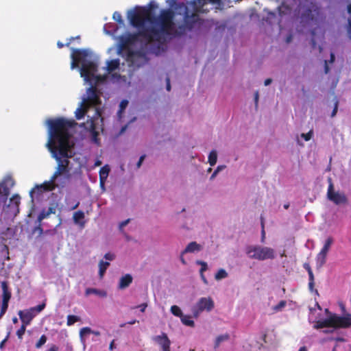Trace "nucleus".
Returning <instances> with one entry per match:
<instances>
[{"mask_svg": "<svg viewBox=\"0 0 351 351\" xmlns=\"http://www.w3.org/2000/svg\"><path fill=\"white\" fill-rule=\"evenodd\" d=\"M217 160V153L216 150H212L208 155V162L211 167L214 166Z\"/></svg>", "mask_w": 351, "mask_h": 351, "instance_id": "obj_30", "label": "nucleus"}, {"mask_svg": "<svg viewBox=\"0 0 351 351\" xmlns=\"http://www.w3.org/2000/svg\"><path fill=\"white\" fill-rule=\"evenodd\" d=\"M145 158V155H142L139 160H138V162H137V167L139 168L143 162V161L144 160Z\"/></svg>", "mask_w": 351, "mask_h": 351, "instance_id": "obj_49", "label": "nucleus"}, {"mask_svg": "<svg viewBox=\"0 0 351 351\" xmlns=\"http://www.w3.org/2000/svg\"><path fill=\"white\" fill-rule=\"evenodd\" d=\"M8 308H1V312H0V319L1 318V317L5 313V311Z\"/></svg>", "mask_w": 351, "mask_h": 351, "instance_id": "obj_61", "label": "nucleus"}, {"mask_svg": "<svg viewBox=\"0 0 351 351\" xmlns=\"http://www.w3.org/2000/svg\"><path fill=\"white\" fill-rule=\"evenodd\" d=\"M110 265V263L108 261H101L99 264V275L100 278H102L106 272L108 267Z\"/></svg>", "mask_w": 351, "mask_h": 351, "instance_id": "obj_29", "label": "nucleus"}, {"mask_svg": "<svg viewBox=\"0 0 351 351\" xmlns=\"http://www.w3.org/2000/svg\"><path fill=\"white\" fill-rule=\"evenodd\" d=\"M254 101H255L256 106H257L258 101V92L255 93V95H254Z\"/></svg>", "mask_w": 351, "mask_h": 351, "instance_id": "obj_55", "label": "nucleus"}, {"mask_svg": "<svg viewBox=\"0 0 351 351\" xmlns=\"http://www.w3.org/2000/svg\"><path fill=\"white\" fill-rule=\"evenodd\" d=\"M114 348V340H112L110 343V346H109V349L110 350H113Z\"/></svg>", "mask_w": 351, "mask_h": 351, "instance_id": "obj_60", "label": "nucleus"}, {"mask_svg": "<svg viewBox=\"0 0 351 351\" xmlns=\"http://www.w3.org/2000/svg\"><path fill=\"white\" fill-rule=\"evenodd\" d=\"M299 11L301 12V22L308 25L314 23L318 25V28L311 32L312 47L315 48L317 45V32L318 33L317 39L320 40L324 39V32L319 27V25L322 24L326 19L324 10L320 3L315 0H305L300 4Z\"/></svg>", "mask_w": 351, "mask_h": 351, "instance_id": "obj_4", "label": "nucleus"}, {"mask_svg": "<svg viewBox=\"0 0 351 351\" xmlns=\"http://www.w3.org/2000/svg\"><path fill=\"white\" fill-rule=\"evenodd\" d=\"M229 339H230V335L228 334H224V335L218 336L216 338L215 341V346H214L215 349H217L219 346V345L221 344V342L228 341Z\"/></svg>", "mask_w": 351, "mask_h": 351, "instance_id": "obj_28", "label": "nucleus"}, {"mask_svg": "<svg viewBox=\"0 0 351 351\" xmlns=\"http://www.w3.org/2000/svg\"><path fill=\"white\" fill-rule=\"evenodd\" d=\"M308 276H309V281H314V276L313 274L311 269H309Z\"/></svg>", "mask_w": 351, "mask_h": 351, "instance_id": "obj_54", "label": "nucleus"}, {"mask_svg": "<svg viewBox=\"0 0 351 351\" xmlns=\"http://www.w3.org/2000/svg\"><path fill=\"white\" fill-rule=\"evenodd\" d=\"M95 295L100 298L105 297L106 295V291L95 288H88L85 291V295L88 296L90 295Z\"/></svg>", "mask_w": 351, "mask_h": 351, "instance_id": "obj_24", "label": "nucleus"}, {"mask_svg": "<svg viewBox=\"0 0 351 351\" xmlns=\"http://www.w3.org/2000/svg\"><path fill=\"white\" fill-rule=\"evenodd\" d=\"M132 276L130 274H125L123 276L119 282V289H123L128 287L132 282Z\"/></svg>", "mask_w": 351, "mask_h": 351, "instance_id": "obj_22", "label": "nucleus"}, {"mask_svg": "<svg viewBox=\"0 0 351 351\" xmlns=\"http://www.w3.org/2000/svg\"><path fill=\"white\" fill-rule=\"evenodd\" d=\"M324 70L326 73H328L329 71V68L326 60L325 61Z\"/></svg>", "mask_w": 351, "mask_h": 351, "instance_id": "obj_59", "label": "nucleus"}, {"mask_svg": "<svg viewBox=\"0 0 351 351\" xmlns=\"http://www.w3.org/2000/svg\"><path fill=\"white\" fill-rule=\"evenodd\" d=\"M14 185V181L12 177L8 176L0 183V197L7 199L10 195V189Z\"/></svg>", "mask_w": 351, "mask_h": 351, "instance_id": "obj_14", "label": "nucleus"}, {"mask_svg": "<svg viewBox=\"0 0 351 351\" xmlns=\"http://www.w3.org/2000/svg\"><path fill=\"white\" fill-rule=\"evenodd\" d=\"M171 313L176 315L178 316L181 318L182 322L188 326H193L194 322L193 318L197 317L199 314L205 308H193L192 315L185 314L182 311L181 308H170Z\"/></svg>", "mask_w": 351, "mask_h": 351, "instance_id": "obj_11", "label": "nucleus"}, {"mask_svg": "<svg viewBox=\"0 0 351 351\" xmlns=\"http://www.w3.org/2000/svg\"><path fill=\"white\" fill-rule=\"evenodd\" d=\"M336 322L341 328H348L351 326V314H346L343 317H335Z\"/></svg>", "mask_w": 351, "mask_h": 351, "instance_id": "obj_21", "label": "nucleus"}, {"mask_svg": "<svg viewBox=\"0 0 351 351\" xmlns=\"http://www.w3.org/2000/svg\"><path fill=\"white\" fill-rule=\"evenodd\" d=\"M202 250V246L197 243L195 241H192L189 243L185 249L182 251V254H185L186 253H194L198 252Z\"/></svg>", "mask_w": 351, "mask_h": 351, "instance_id": "obj_20", "label": "nucleus"}, {"mask_svg": "<svg viewBox=\"0 0 351 351\" xmlns=\"http://www.w3.org/2000/svg\"><path fill=\"white\" fill-rule=\"evenodd\" d=\"M329 182L327 191L328 199L336 205L346 204L348 199L345 193L343 192L334 191L333 184L330 178L329 179Z\"/></svg>", "mask_w": 351, "mask_h": 351, "instance_id": "obj_12", "label": "nucleus"}, {"mask_svg": "<svg viewBox=\"0 0 351 351\" xmlns=\"http://www.w3.org/2000/svg\"><path fill=\"white\" fill-rule=\"evenodd\" d=\"M129 221H130L129 219H127V220H125V221H122V222L120 223V225H119V228H120V229H121V228H123L124 226H125L128 223Z\"/></svg>", "mask_w": 351, "mask_h": 351, "instance_id": "obj_53", "label": "nucleus"}, {"mask_svg": "<svg viewBox=\"0 0 351 351\" xmlns=\"http://www.w3.org/2000/svg\"><path fill=\"white\" fill-rule=\"evenodd\" d=\"M113 19L116 21H117L120 26L124 25V22L122 19V16L121 14L118 12H114L113 14Z\"/></svg>", "mask_w": 351, "mask_h": 351, "instance_id": "obj_36", "label": "nucleus"}, {"mask_svg": "<svg viewBox=\"0 0 351 351\" xmlns=\"http://www.w3.org/2000/svg\"><path fill=\"white\" fill-rule=\"evenodd\" d=\"M226 277H228V273L223 269H219L215 276V278L217 280L226 278Z\"/></svg>", "mask_w": 351, "mask_h": 351, "instance_id": "obj_33", "label": "nucleus"}, {"mask_svg": "<svg viewBox=\"0 0 351 351\" xmlns=\"http://www.w3.org/2000/svg\"><path fill=\"white\" fill-rule=\"evenodd\" d=\"M286 305H287V302L282 300L278 303V304L276 307H285Z\"/></svg>", "mask_w": 351, "mask_h": 351, "instance_id": "obj_52", "label": "nucleus"}, {"mask_svg": "<svg viewBox=\"0 0 351 351\" xmlns=\"http://www.w3.org/2000/svg\"><path fill=\"white\" fill-rule=\"evenodd\" d=\"M106 66L103 68L104 71H106V73L101 75V77H105V80L104 81L96 82L93 81L97 84H103L106 82H110L112 84H116L118 85H123L126 84L127 77L124 75H121L118 73H112V72L119 69L120 67V60L119 59H113L107 60L106 63Z\"/></svg>", "mask_w": 351, "mask_h": 351, "instance_id": "obj_8", "label": "nucleus"}, {"mask_svg": "<svg viewBox=\"0 0 351 351\" xmlns=\"http://www.w3.org/2000/svg\"><path fill=\"white\" fill-rule=\"evenodd\" d=\"M93 330L89 327H84L81 328L80 331V337L82 341L84 340V338L89 334H91Z\"/></svg>", "mask_w": 351, "mask_h": 351, "instance_id": "obj_32", "label": "nucleus"}, {"mask_svg": "<svg viewBox=\"0 0 351 351\" xmlns=\"http://www.w3.org/2000/svg\"><path fill=\"white\" fill-rule=\"evenodd\" d=\"M128 105V101L123 99L121 101L119 104V110L118 111V116L121 117V113L125 110Z\"/></svg>", "mask_w": 351, "mask_h": 351, "instance_id": "obj_35", "label": "nucleus"}, {"mask_svg": "<svg viewBox=\"0 0 351 351\" xmlns=\"http://www.w3.org/2000/svg\"><path fill=\"white\" fill-rule=\"evenodd\" d=\"M104 32L109 35H111L114 37V39L118 40L117 46V53L119 56L123 55V51L130 45L134 43L139 37H141L146 45L150 44L152 45L150 47V51H152V48L154 46H156V42L154 41H148L146 40L144 36H143L140 32L138 34H130L129 32H126L123 35L117 37L115 36V34L118 30V25L114 23H106L104 27ZM138 32L139 30L138 29Z\"/></svg>", "mask_w": 351, "mask_h": 351, "instance_id": "obj_5", "label": "nucleus"}, {"mask_svg": "<svg viewBox=\"0 0 351 351\" xmlns=\"http://www.w3.org/2000/svg\"><path fill=\"white\" fill-rule=\"evenodd\" d=\"M196 3L201 7H203L208 3L217 5V8H221L223 5L221 0H194L193 3L195 5Z\"/></svg>", "mask_w": 351, "mask_h": 351, "instance_id": "obj_23", "label": "nucleus"}, {"mask_svg": "<svg viewBox=\"0 0 351 351\" xmlns=\"http://www.w3.org/2000/svg\"><path fill=\"white\" fill-rule=\"evenodd\" d=\"M338 105H339V101L337 98H335V106H334L333 110L331 113L332 117H334L336 115V114L337 112V110H338Z\"/></svg>", "mask_w": 351, "mask_h": 351, "instance_id": "obj_43", "label": "nucleus"}, {"mask_svg": "<svg viewBox=\"0 0 351 351\" xmlns=\"http://www.w3.org/2000/svg\"><path fill=\"white\" fill-rule=\"evenodd\" d=\"M245 251L250 258L258 261L274 259L276 256V253L273 248L258 245H248L245 247Z\"/></svg>", "mask_w": 351, "mask_h": 351, "instance_id": "obj_9", "label": "nucleus"}, {"mask_svg": "<svg viewBox=\"0 0 351 351\" xmlns=\"http://www.w3.org/2000/svg\"><path fill=\"white\" fill-rule=\"evenodd\" d=\"M138 321H137L136 319H130V321H128L127 323H124V324H120V327H124L125 326V325L127 324H135L136 322H138Z\"/></svg>", "mask_w": 351, "mask_h": 351, "instance_id": "obj_46", "label": "nucleus"}, {"mask_svg": "<svg viewBox=\"0 0 351 351\" xmlns=\"http://www.w3.org/2000/svg\"><path fill=\"white\" fill-rule=\"evenodd\" d=\"M335 54L333 53H330V63H332L334 61H335Z\"/></svg>", "mask_w": 351, "mask_h": 351, "instance_id": "obj_62", "label": "nucleus"}, {"mask_svg": "<svg viewBox=\"0 0 351 351\" xmlns=\"http://www.w3.org/2000/svg\"><path fill=\"white\" fill-rule=\"evenodd\" d=\"M335 317H341L332 313L328 308H309L308 319L310 321L316 323L317 328H322L326 326H332L335 328H341L336 322Z\"/></svg>", "mask_w": 351, "mask_h": 351, "instance_id": "obj_6", "label": "nucleus"}, {"mask_svg": "<svg viewBox=\"0 0 351 351\" xmlns=\"http://www.w3.org/2000/svg\"><path fill=\"white\" fill-rule=\"evenodd\" d=\"M56 209L54 208H49L47 210L43 209L38 217V221L40 222L43 219L47 218L50 214L55 213Z\"/></svg>", "mask_w": 351, "mask_h": 351, "instance_id": "obj_26", "label": "nucleus"}, {"mask_svg": "<svg viewBox=\"0 0 351 351\" xmlns=\"http://www.w3.org/2000/svg\"><path fill=\"white\" fill-rule=\"evenodd\" d=\"M148 60L149 58L147 54L141 51L130 52L126 58L128 65L132 70H135L143 66Z\"/></svg>", "mask_w": 351, "mask_h": 351, "instance_id": "obj_10", "label": "nucleus"}, {"mask_svg": "<svg viewBox=\"0 0 351 351\" xmlns=\"http://www.w3.org/2000/svg\"><path fill=\"white\" fill-rule=\"evenodd\" d=\"M114 254L112 253H106L104 256V258L108 261H112L114 259Z\"/></svg>", "mask_w": 351, "mask_h": 351, "instance_id": "obj_44", "label": "nucleus"}, {"mask_svg": "<svg viewBox=\"0 0 351 351\" xmlns=\"http://www.w3.org/2000/svg\"><path fill=\"white\" fill-rule=\"evenodd\" d=\"M166 3L182 16V23L175 20L176 12L171 8L162 9L156 16H141L135 10L128 12L130 24L139 30L146 40L156 42L152 48V53L159 56L165 51V43L173 38L182 36L191 31L196 21V15L190 13L186 4L176 2V0H165Z\"/></svg>", "mask_w": 351, "mask_h": 351, "instance_id": "obj_1", "label": "nucleus"}, {"mask_svg": "<svg viewBox=\"0 0 351 351\" xmlns=\"http://www.w3.org/2000/svg\"><path fill=\"white\" fill-rule=\"evenodd\" d=\"M84 213L81 210L74 213L73 216L74 223L79 226L80 228H84L85 226L86 221L84 220Z\"/></svg>", "mask_w": 351, "mask_h": 351, "instance_id": "obj_19", "label": "nucleus"}, {"mask_svg": "<svg viewBox=\"0 0 351 351\" xmlns=\"http://www.w3.org/2000/svg\"><path fill=\"white\" fill-rule=\"evenodd\" d=\"M196 264L197 265H201V268H200V270H199V273L200 274H204V272L205 271L207 270L208 269V265L206 262L204 261H196Z\"/></svg>", "mask_w": 351, "mask_h": 351, "instance_id": "obj_37", "label": "nucleus"}, {"mask_svg": "<svg viewBox=\"0 0 351 351\" xmlns=\"http://www.w3.org/2000/svg\"><path fill=\"white\" fill-rule=\"evenodd\" d=\"M20 200L21 197L19 195H15L12 198H10V202L7 206V212L12 215H17L20 212Z\"/></svg>", "mask_w": 351, "mask_h": 351, "instance_id": "obj_16", "label": "nucleus"}, {"mask_svg": "<svg viewBox=\"0 0 351 351\" xmlns=\"http://www.w3.org/2000/svg\"><path fill=\"white\" fill-rule=\"evenodd\" d=\"M291 8L286 5L285 2H283L281 5L278 7L279 15L282 17L284 15L290 14Z\"/></svg>", "mask_w": 351, "mask_h": 351, "instance_id": "obj_27", "label": "nucleus"}, {"mask_svg": "<svg viewBox=\"0 0 351 351\" xmlns=\"http://www.w3.org/2000/svg\"><path fill=\"white\" fill-rule=\"evenodd\" d=\"M183 256H184V254H182V252L181 254H180V261L182 262V263L183 265H186V262L185 259L184 258Z\"/></svg>", "mask_w": 351, "mask_h": 351, "instance_id": "obj_56", "label": "nucleus"}, {"mask_svg": "<svg viewBox=\"0 0 351 351\" xmlns=\"http://www.w3.org/2000/svg\"><path fill=\"white\" fill-rule=\"evenodd\" d=\"M110 172V168L108 165H104L99 170V180H102L104 178H108V174Z\"/></svg>", "mask_w": 351, "mask_h": 351, "instance_id": "obj_31", "label": "nucleus"}, {"mask_svg": "<svg viewBox=\"0 0 351 351\" xmlns=\"http://www.w3.org/2000/svg\"><path fill=\"white\" fill-rule=\"evenodd\" d=\"M48 125V141L47 147L58 162V167L51 179L43 184L35 186L30 191L32 201L43 198L44 192L50 191L56 187L62 186L67 177L62 176L68 173L69 158L73 155L74 142L72 137V128L77 123L63 118L46 121Z\"/></svg>", "mask_w": 351, "mask_h": 351, "instance_id": "obj_2", "label": "nucleus"}, {"mask_svg": "<svg viewBox=\"0 0 351 351\" xmlns=\"http://www.w3.org/2000/svg\"><path fill=\"white\" fill-rule=\"evenodd\" d=\"M149 6H150L151 8H155V7H157V5H156V2H155V1H150V3H149Z\"/></svg>", "mask_w": 351, "mask_h": 351, "instance_id": "obj_63", "label": "nucleus"}, {"mask_svg": "<svg viewBox=\"0 0 351 351\" xmlns=\"http://www.w3.org/2000/svg\"><path fill=\"white\" fill-rule=\"evenodd\" d=\"M16 335H18L19 338H22V327L16 331Z\"/></svg>", "mask_w": 351, "mask_h": 351, "instance_id": "obj_57", "label": "nucleus"}, {"mask_svg": "<svg viewBox=\"0 0 351 351\" xmlns=\"http://www.w3.org/2000/svg\"><path fill=\"white\" fill-rule=\"evenodd\" d=\"M32 318V316L28 317L27 315H25L23 313V333L25 332V325L29 324V322Z\"/></svg>", "mask_w": 351, "mask_h": 351, "instance_id": "obj_41", "label": "nucleus"}, {"mask_svg": "<svg viewBox=\"0 0 351 351\" xmlns=\"http://www.w3.org/2000/svg\"><path fill=\"white\" fill-rule=\"evenodd\" d=\"M214 306V302L213 300L208 297V298H202L198 303L197 307H213Z\"/></svg>", "mask_w": 351, "mask_h": 351, "instance_id": "obj_25", "label": "nucleus"}, {"mask_svg": "<svg viewBox=\"0 0 351 351\" xmlns=\"http://www.w3.org/2000/svg\"><path fill=\"white\" fill-rule=\"evenodd\" d=\"M166 88L167 91H170L171 90V84H170V79L169 77H167L166 78Z\"/></svg>", "mask_w": 351, "mask_h": 351, "instance_id": "obj_48", "label": "nucleus"}, {"mask_svg": "<svg viewBox=\"0 0 351 351\" xmlns=\"http://www.w3.org/2000/svg\"><path fill=\"white\" fill-rule=\"evenodd\" d=\"M72 51L71 68L74 69L78 67V64H81L79 68L80 75L86 84H91L93 81L101 82L105 80V77L97 74L99 59L90 50L72 48Z\"/></svg>", "mask_w": 351, "mask_h": 351, "instance_id": "obj_3", "label": "nucleus"}, {"mask_svg": "<svg viewBox=\"0 0 351 351\" xmlns=\"http://www.w3.org/2000/svg\"><path fill=\"white\" fill-rule=\"evenodd\" d=\"M271 83V79H267L265 80L264 84L265 86H268Z\"/></svg>", "mask_w": 351, "mask_h": 351, "instance_id": "obj_64", "label": "nucleus"}, {"mask_svg": "<svg viewBox=\"0 0 351 351\" xmlns=\"http://www.w3.org/2000/svg\"><path fill=\"white\" fill-rule=\"evenodd\" d=\"M226 168V166L225 165H219L217 167V169L214 171V172L213 173V174L211 175L210 178V180H213L216 176L218 174V173L219 171H221V170H223V169Z\"/></svg>", "mask_w": 351, "mask_h": 351, "instance_id": "obj_39", "label": "nucleus"}, {"mask_svg": "<svg viewBox=\"0 0 351 351\" xmlns=\"http://www.w3.org/2000/svg\"><path fill=\"white\" fill-rule=\"evenodd\" d=\"M313 135V132L311 130L306 134H302L301 137L303 138L306 141H309Z\"/></svg>", "mask_w": 351, "mask_h": 351, "instance_id": "obj_42", "label": "nucleus"}, {"mask_svg": "<svg viewBox=\"0 0 351 351\" xmlns=\"http://www.w3.org/2000/svg\"><path fill=\"white\" fill-rule=\"evenodd\" d=\"M200 276H201V278L202 280H203V282L205 283V284H208V281L206 278V277L204 276V274H200Z\"/></svg>", "mask_w": 351, "mask_h": 351, "instance_id": "obj_58", "label": "nucleus"}, {"mask_svg": "<svg viewBox=\"0 0 351 351\" xmlns=\"http://www.w3.org/2000/svg\"><path fill=\"white\" fill-rule=\"evenodd\" d=\"M47 351H58V347L56 345H51Z\"/></svg>", "mask_w": 351, "mask_h": 351, "instance_id": "obj_51", "label": "nucleus"}, {"mask_svg": "<svg viewBox=\"0 0 351 351\" xmlns=\"http://www.w3.org/2000/svg\"><path fill=\"white\" fill-rule=\"evenodd\" d=\"M348 33L350 38L351 39V19L348 20Z\"/></svg>", "mask_w": 351, "mask_h": 351, "instance_id": "obj_50", "label": "nucleus"}, {"mask_svg": "<svg viewBox=\"0 0 351 351\" xmlns=\"http://www.w3.org/2000/svg\"><path fill=\"white\" fill-rule=\"evenodd\" d=\"M1 288L3 291L1 307H8V302L11 298V291L9 289L7 282L3 281L1 282Z\"/></svg>", "mask_w": 351, "mask_h": 351, "instance_id": "obj_18", "label": "nucleus"}, {"mask_svg": "<svg viewBox=\"0 0 351 351\" xmlns=\"http://www.w3.org/2000/svg\"><path fill=\"white\" fill-rule=\"evenodd\" d=\"M100 113L99 109L95 108L94 115L93 117H90L89 115H88V118H89V119L87 121V122L86 123H83L81 124L82 127H84L86 130L90 132L93 134L94 141L95 142L97 141L95 138L97 132H95V120L98 119Z\"/></svg>", "mask_w": 351, "mask_h": 351, "instance_id": "obj_15", "label": "nucleus"}, {"mask_svg": "<svg viewBox=\"0 0 351 351\" xmlns=\"http://www.w3.org/2000/svg\"><path fill=\"white\" fill-rule=\"evenodd\" d=\"M261 226H262L261 241H262V242H263L264 239L265 238V232L264 223H263V219L261 220Z\"/></svg>", "mask_w": 351, "mask_h": 351, "instance_id": "obj_45", "label": "nucleus"}, {"mask_svg": "<svg viewBox=\"0 0 351 351\" xmlns=\"http://www.w3.org/2000/svg\"><path fill=\"white\" fill-rule=\"evenodd\" d=\"M152 339L160 346L162 350L170 348L171 341L165 332H162L160 335L154 336Z\"/></svg>", "mask_w": 351, "mask_h": 351, "instance_id": "obj_17", "label": "nucleus"}, {"mask_svg": "<svg viewBox=\"0 0 351 351\" xmlns=\"http://www.w3.org/2000/svg\"><path fill=\"white\" fill-rule=\"evenodd\" d=\"M80 321V317L77 315H69L67 316V325L71 326L77 322Z\"/></svg>", "mask_w": 351, "mask_h": 351, "instance_id": "obj_34", "label": "nucleus"}, {"mask_svg": "<svg viewBox=\"0 0 351 351\" xmlns=\"http://www.w3.org/2000/svg\"><path fill=\"white\" fill-rule=\"evenodd\" d=\"M94 82L90 84L93 85ZM95 84H96L95 82ZM100 104V97L96 88L91 86L86 90V93L82 96V101L76 109L75 114L77 120L84 118L90 106H96Z\"/></svg>", "mask_w": 351, "mask_h": 351, "instance_id": "obj_7", "label": "nucleus"}, {"mask_svg": "<svg viewBox=\"0 0 351 351\" xmlns=\"http://www.w3.org/2000/svg\"><path fill=\"white\" fill-rule=\"evenodd\" d=\"M333 243L332 237H328L324 242V246L316 257V265L317 268H321L326 263L327 254Z\"/></svg>", "mask_w": 351, "mask_h": 351, "instance_id": "obj_13", "label": "nucleus"}, {"mask_svg": "<svg viewBox=\"0 0 351 351\" xmlns=\"http://www.w3.org/2000/svg\"><path fill=\"white\" fill-rule=\"evenodd\" d=\"M9 335H10V332H8L7 336L5 337V338L1 341V343H0V349H3V348L4 347V345H5V342L7 341V340H8V339L9 337Z\"/></svg>", "mask_w": 351, "mask_h": 351, "instance_id": "obj_47", "label": "nucleus"}, {"mask_svg": "<svg viewBox=\"0 0 351 351\" xmlns=\"http://www.w3.org/2000/svg\"><path fill=\"white\" fill-rule=\"evenodd\" d=\"M276 17V15L274 12H269L266 19V21L269 24H272L274 23L273 19Z\"/></svg>", "mask_w": 351, "mask_h": 351, "instance_id": "obj_40", "label": "nucleus"}, {"mask_svg": "<svg viewBox=\"0 0 351 351\" xmlns=\"http://www.w3.org/2000/svg\"><path fill=\"white\" fill-rule=\"evenodd\" d=\"M47 341V337L45 335H43L38 342L36 343V348H41Z\"/></svg>", "mask_w": 351, "mask_h": 351, "instance_id": "obj_38", "label": "nucleus"}]
</instances>
